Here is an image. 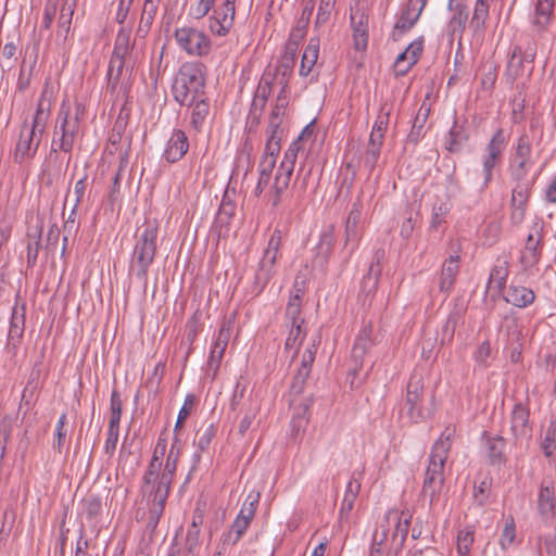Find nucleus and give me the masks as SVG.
Masks as SVG:
<instances>
[{
  "label": "nucleus",
  "instance_id": "13d9d810",
  "mask_svg": "<svg viewBox=\"0 0 556 556\" xmlns=\"http://www.w3.org/2000/svg\"><path fill=\"white\" fill-rule=\"evenodd\" d=\"M334 242V228L333 226H329L320 235L319 242L317 245L318 254L323 255L324 258H327L332 252Z\"/></svg>",
  "mask_w": 556,
  "mask_h": 556
},
{
  "label": "nucleus",
  "instance_id": "e2e57ef3",
  "mask_svg": "<svg viewBox=\"0 0 556 556\" xmlns=\"http://www.w3.org/2000/svg\"><path fill=\"white\" fill-rule=\"evenodd\" d=\"M450 212V207L447 203L441 202L439 204H434L432 207L431 220H430V229L438 230L443 224H445V217Z\"/></svg>",
  "mask_w": 556,
  "mask_h": 556
},
{
  "label": "nucleus",
  "instance_id": "bf43d9fd",
  "mask_svg": "<svg viewBox=\"0 0 556 556\" xmlns=\"http://www.w3.org/2000/svg\"><path fill=\"white\" fill-rule=\"evenodd\" d=\"M298 152V142H293L285 152L283 160L281 161L277 172L292 176Z\"/></svg>",
  "mask_w": 556,
  "mask_h": 556
},
{
  "label": "nucleus",
  "instance_id": "6e6552de",
  "mask_svg": "<svg viewBox=\"0 0 556 556\" xmlns=\"http://www.w3.org/2000/svg\"><path fill=\"white\" fill-rule=\"evenodd\" d=\"M175 39L178 46L190 55L203 56L211 50V40L195 28L176 29Z\"/></svg>",
  "mask_w": 556,
  "mask_h": 556
},
{
  "label": "nucleus",
  "instance_id": "2eb2a0df",
  "mask_svg": "<svg viewBox=\"0 0 556 556\" xmlns=\"http://www.w3.org/2000/svg\"><path fill=\"white\" fill-rule=\"evenodd\" d=\"M376 338L374 337V329L371 323L364 325L359 333L357 334L353 349H352V361L355 366L353 368L354 374H356L363 367V362L365 355L369 352V350L375 345Z\"/></svg>",
  "mask_w": 556,
  "mask_h": 556
},
{
  "label": "nucleus",
  "instance_id": "2f4dec72",
  "mask_svg": "<svg viewBox=\"0 0 556 556\" xmlns=\"http://www.w3.org/2000/svg\"><path fill=\"white\" fill-rule=\"evenodd\" d=\"M509 275V266L506 260H496L490 273L489 289L504 292L506 280Z\"/></svg>",
  "mask_w": 556,
  "mask_h": 556
},
{
  "label": "nucleus",
  "instance_id": "338daca9",
  "mask_svg": "<svg viewBox=\"0 0 556 556\" xmlns=\"http://www.w3.org/2000/svg\"><path fill=\"white\" fill-rule=\"evenodd\" d=\"M200 547V529H188L186 540H185V548L187 551L186 556H195L198 549Z\"/></svg>",
  "mask_w": 556,
  "mask_h": 556
},
{
  "label": "nucleus",
  "instance_id": "a211bd4d",
  "mask_svg": "<svg viewBox=\"0 0 556 556\" xmlns=\"http://www.w3.org/2000/svg\"><path fill=\"white\" fill-rule=\"evenodd\" d=\"M189 150V139L181 129H175L164 150L163 157L168 163H175L181 160Z\"/></svg>",
  "mask_w": 556,
  "mask_h": 556
},
{
  "label": "nucleus",
  "instance_id": "864d4df0",
  "mask_svg": "<svg viewBox=\"0 0 556 556\" xmlns=\"http://www.w3.org/2000/svg\"><path fill=\"white\" fill-rule=\"evenodd\" d=\"M281 129L278 126L268 124L267 126V140L265 144L264 154L277 156L280 151Z\"/></svg>",
  "mask_w": 556,
  "mask_h": 556
},
{
  "label": "nucleus",
  "instance_id": "aec40b11",
  "mask_svg": "<svg viewBox=\"0 0 556 556\" xmlns=\"http://www.w3.org/2000/svg\"><path fill=\"white\" fill-rule=\"evenodd\" d=\"M531 157V143L527 135L519 137L516 153L514 156V167L511 168L513 178H525L528 174V166L530 165Z\"/></svg>",
  "mask_w": 556,
  "mask_h": 556
},
{
  "label": "nucleus",
  "instance_id": "ea45409f",
  "mask_svg": "<svg viewBox=\"0 0 556 556\" xmlns=\"http://www.w3.org/2000/svg\"><path fill=\"white\" fill-rule=\"evenodd\" d=\"M468 139V134L462 125L455 121L445 140V148L451 153H458L462 151L464 143Z\"/></svg>",
  "mask_w": 556,
  "mask_h": 556
},
{
  "label": "nucleus",
  "instance_id": "1a4fd4ad",
  "mask_svg": "<svg viewBox=\"0 0 556 556\" xmlns=\"http://www.w3.org/2000/svg\"><path fill=\"white\" fill-rule=\"evenodd\" d=\"M505 148L506 137L504 131L503 129H497L489 141L482 157L484 187H488V185L491 182L493 169L498 163H501Z\"/></svg>",
  "mask_w": 556,
  "mask_h": 556
},
{
  "label": "nucleus",
  "instance_id": "6e6d98bb",
  "mask_svg": "<svg viewBox=\"0 0 556 556\" xmlns=\"http://www.w3.org/2000/svg\"><path fill=\"white\" fill-rule=\"evenodd\" d=\"M403 516L404 514L402 513V515L400 516L397 514V511L395 510H390L386 514L383 520L380 522V523H384L388 526V528L390 527V522H395L396 523V529H395V533L393 534L395 536V534L397 532H401V535H402V540H405L406 535H407V532H408V528H409V518L408 517H405L403 519Z\"/></svg>",
  "mask_w": 556,
  "mask_h": 556
},
{
  "label": "nucleus",
  "instance_id": "bb28decb",
  "mask_svg": "<svg viewBox=\"0 0 556 556\" xmlns=\"http://www.w3.org/2000/svg\"><path fill=\"white\" fill-rule=\"evenodd\" d=\"M77 0H61L60 14L58 20L56 37L65 41L71 31V25Z\"/></svg>",
  "mask_w": 556,
  "mask_h": 556
},
{
  "label": "nucleus",
  "instance_id": "4d7b16f0",
  "mask_svg": "<svg viewBox=\"0 0 556 556\" xmlns=\"http://www.w3.org/2000/svg\"><path fill=\"white\" fill-rule=\"evenodd\" d=\"M384 256H386V251L383 249H378L375 252L372 261H371L369 269H368V274L364 279L365 286L371 283V287L376 288L378 277L380 276V273H381L380 263L384 258Z\"/></svg>",
  "mask_w": 556,
  "mask_h": 556
},
{
  "label": "nucleus",
  "instance_id": "4be33fe9",
  "mask_svg": "<svg viewBox=\"0 0 556 556\" xmlns=\"http://www.w3.org/2000/svg\"><path fill=\"white\" fill-rule=\"evenodd\" d=\"M555 0H536L532 25L538 34L547 30L554 17Z\"/></svg>",
  "mask_w": 556,
  "mask_h": 556
},
{
  "label": "nucleus",
  "instance_id": "dca6fc26",
  "mask_svg": "<svg viewBox=\"0 0 556 556\" xmlns=\"http://www.w3.org/2000/svg\"><path fill=\"white\" fill-rule=\"evenodd\" d=\"M535 52L536 49L534 42L530 43L525 51L520 46H514L509 52L510 58L506 66V75L511 80L521 76L523 73V63L533 62L535 59Z\"/></svg>",
  "mask_w": 556,
  "mask_h": 556
},
{
  "label": "nucleus",
  "instance_id": "8fccbe9b",
  "mask_svg": "<svg viewBox=\"0 0 556 556\" xmlns=\"http://www.w3.org/2000/svg\"><path fill=\"white\" fill-rule=\"evenodd\" d=\"M250 522L237 517L232 522L231 529L224 534L223 545H236L247 531Z\"/></svg>",
  "mask_w": 556,
  "mask_h": 556
},
{
  "label": "nucleus",
  "instance_id": "6ab92c4d",
  "mask_svg": "<svg viewBox=\"0 0 556 556\" xmlns=\"http://www.w3.org/2000/svg\"><path fill=\"white\" fill-rule=\"evenodd\" d=\"M351 26L356 50H365L368 43V16L359 8L351 9Z\"/></svg>",
  "mask_w": 556,
  "mask_h": 556
},
{
  "label": "nucleus",
  "instance_id": "423d86ee",
  "mask_svg": "<svg viewBox=\"0 0 556 556\" xmlns=\"http://www.w3.org/2000/svg\"><path fill=\"white\" fill-rule=\"evenodd\" d=\"M134 45V41L130 39V29L122 27L116 35L108 70L109 80L113 85L118 81L124 68L129 72L132 71L135 66Z\"/></svg>",
  "mask_w": 556,
  "mask_h": 556
},
{
  "label": "nucleus",
  "instance_id": "a878e982",
  "mask_svg": "<svg viewBox=\"0 0 556 556\" xmlns=\"http://www.w3.org/2000/svg\"><path fill=\"white\" fill-rule=\"evenodd\" d=\"M483 437L485 438L489 464L498 467L504 465L506 463V456L504 453L506 445L505 439L501 435L490 437L485 432L483 433Z\"/></svg>",
  "mask_w": 556,
  "mask_h": 556
},
{
  "label": "nucleus",
  "instance_id": "5fc2aeb1",
  "mask_svg": "<svg viewBox=\"0 0 556 556\" xmlns=\"http://www.w3.org/2000/svg\"><path fill=\"white\" fill-rule=\"evenodd\" d=\"M430 113V108L422 103L413 124L412 130L408 134L409 141L417 142L422 135L425 123Z\"/></svg>",
  "mask_w": 556,
  "mask_h": 556
},
{
  "label": "nucleus",
  "instance_id": "69168bd1",
  "mask_svg": "<svg viewBox=\"0 0 556 556\" xmlns=\"http://www.w3.org/2000/svg\"><path fill=\"white\" fill-rule=\"evenodd\" d=\"M516 526L513 517H508L505 521L500 544L503 549H507L515 541Z\"/></svg>",
  "mask_w": 556,
  "mask_h": 556
},
{
  "label": "nucleus",
  "instance_id": "58836bf2",
  "mask_svg": "<svg viewBox=\"0 0 556 556\" xmlns=\"http://www.w3.org/2000/svg\"><path fill=\"white\" fill-rule=\"evenodd\" d=\"M203 325L201 323V313L195 312L188 319L185 325V331L182 337V343L188 345L187 355H189L192 351V345L198 337V334L202 331Z\"/></svg>",
  "mask_w": 556,
  "mask_h": 556
},
{
  "label": "nucleus",
  "instance_id": "a18cd8bd",
  "mask_svg": "<svg viewBox=\"0 0 556 556\" xmlns=\"http://www.w3.org/2000/svg\"><path fill=\"white\" fill-rule=\"evenodd\" d=\"M389 535V528L384 523H379L378 528L372 534L371 547L369 556H384L386 554V542Z\"/></svg>",
  "mask_w": 556,
  "mask_h": 556
},
{
  "label": "nucleus",
  "instance_id": "20e7f679",
  "mask_svg": "<svg viewBox=\"0 0 556 556\" xmlns=\"http://www.w3.org/2000/svg\"><path fill=\"white\" fill-rule=\"evenodd\" d=\"M205 66L200 62L184 63L174 79L172 92L180 105H192L205 93Z\"/></svg>",
  "mask_w": 556,
  "mask_h": 556
},
{
  "label": "nucleus",
  "instance_id": "680f3d73",
  "mask_svg": "<svg viewBox=\"0 0 556 556\" xmlns=\"http://www.w3.org/2000/svg\"><path fill=\"white\" fill-rule=\"evenodd\" d=\"M424 49L422 37L413 41L401 54H399V64L402 61L410 60V64H416Z\"/></svg>",
  "mask_w": 556,
  "mask_h": 556
},
{
  "label": "nucleus",
  "instance_id": "0e129e2a",
  "mask_svg": "<svg viewBox=\"0 0 556 556\" xmlns=\"http://www.w3.org/2000/svg\"><path fill=\"white\" fill-rule=\"evenodd\" d=\"M473 543V530L465 528L457 535V553L459 556H468Z\"/></svg>",
  "mask_w": 556,
  "mask_h": 556
},
{
  "label": "nucleus",
  "instance_id": "37998d69",
  "mask_svg": "<svg viewBox=\"0 0 556 556\" xmlns=\"http://www.w3.org/2000/svg\"><path fill=\"white\" fill-rule=\"evenodd\" d=\"M294 65L295 61H293L291 56H281L276 66L275 73L271 74V77L282 86V90L288 86L289 77L293 72Z\"/></svg>",
  "mask_w": 556,
  "mask_h": 556
},
{
  "label": "nucleus",
  "instance_id": "9b49d317",
  "mask_svg": "<svg viewBox=\"0 0 556 556\" xmlns=\"http://www.w3.org/2000/svg\"><path fill=\"white\" fill-rule=\"evenodd\" d=\"M364 204L361 197L352 203L351 210L345 220V247L351 245V252L357 247L363 231L361 223L363 220Z\"/></svg>",
  "mask_w": 556,
  "mask_h": 556
},
{
  "label": "nucleus",
  "instance_id": "412c9836",
  "mask_svg": "<svg viewBox=\"0 0 556 556\" xmlns=\"http://www.w3.org/2000/svg\"><path fill=\"white\" fill-rule=\"evenodd\" d=\"M538 509L544 519H553L556 516V496L552 480L544 479L541 483Z\"/></svg>",
  "mask_w": 556,
  "mask_h": 556
},
{
  "label": "nucleus",
  "instance_id": "c03bdc74",
  "mask_svg": "<svg viewBox=\"0 0 556 556\" xmlns=\"http://www.w3.org/2000/svg\"><path fill=\"white\" fill-rule=\"evenodd\" d=\"M191 106V125L194 129L200 130L205 118L210 113V103L207 99L203 96L199 99H195Z\"/></svg>",
  "mask_w": 556,
  "mask_h": 556
},
{
  "label": "nucleus",
  "instance_id": "cd10ccee",
  "mask_svg": "<svg viewBox=\"0 0 556 556\" xmlns=\"http://www.w3.org/2000/svg\"><path fill=\"white\" fill-rule=\"evenodd\" d=\"M51 101L47 98V89H43L37 103V109L29 128H34L40 135H43L48 119L50 117Z\"/></svg>",
  "mask_w": 556,
  "mask_h": 556
},
{
  "label": "nucleus",
  "instance_id": "473e14b6",
  "mask_svg": "<svg viewBox=\"0 0 556 556\" xmlns=\"http://www.w3.org/2000/svg\"><path fill=\"white\" fill-rule=\"evenodd\" d=\"M276 261L262 257L254 276V290L260 293L269 283L275 274Z\"/></svg>",
  "mask_w": 556,
  "mask_h": 556
},
{
  "label": "nucleus",
  "instance_id": "a19ab883",
  "mask_svg": "<svg viewBox=\"0 0 556 556\" xmlns=\"http://www.w3.org/2000/svg\"><path fill=\"white\" fill-rule=\"evenodd\" d=\"M516 186L513 189L510 205H523L527 206L530 190L533 186V179L527 178H514Z\"/></svg>",
  "mask_w": 556,
  "mask_h": 556
},
{
  "label": "nucleus",
  "instance_id": "c9c22d12",
  "mask_svg": "<svg viewBox=\"0 0 556 556\" xmlns=\"http://www.w3.org/2000/svg\"><path fill=\"white\" fill-rule=\"evenodd\" d=\"M464 313H465V311L462 307H459V308L456 307L450 312L445 323L442 326V331H441V344L442 345L448 344L453 341L455 330H456L457 326L459 325V323L464 318Z\"/></svg>",
  "mask_w": 556,
  "mask_h": 556
},
{
  "label": "nucleus",
  "instance_id": "ddd939ff",
  "mask_svg": "<svg viewBox=\"0 0 556 556\" xmlns=\"http://www.w3.org/2000/svg\"><path fill=\"white\" fill-rule=\"evenodd\" d=\"M236 0H225L210 17V29L218 36H226L233 25Z\"/></svg>",
  "mask_w": 556,
  "mask_h": 556
},
{
  "label": "nucleus",
  "instance_id": "09e8293b",
  "mask_svg": "<svg viewBox=\"0 0 556 556\" xmlns=\"http://www.w3.org/2000/svg\"><path fill=\"white\" fill-rule=\"evenodd\" d=\"M383 142L375 139L368 140V144L363 156L364 166L371 173L380 157Z\"/></svg>",
  "mask_w": 556,
  "mask_h": 556
},
{
  "label": "nucleus",
  "instance_id": "603ef678",
  "mask_svg": "<svg viewBox=\"0 0 556 556\" xmlns=\"http://www.w3.org/2000/svg\"><path fill=\"white\" fill-rule=\"evenodd\" d=\"M488 16L489 4L486 3L485 0H477L473 14L470 21V27H472L475 31L483 30Z\"/></svg>",
  "mask_w": 556,
  "mask_h": 556
},
{
  "label": "nucleus",
  "instance_id": "4468645a",
  "mask_svg": "<svg viewBox=\"0 0 556 556\" xmlns=\"http://www.w3.org/2000/svg\"><path fill=\"white\" fill-rule=\"evenodd\" d=\"M427 0H408L406 8L397 18L394 29L392 31L393 39L402 36L409 30L419 20L422 10L425 9Z\"/></svg>",
  "mask_w": 556,
  "mask_h": 556
},
{
  "label": "nucleus",
  "instance_id": "f257e3e1",
  "mask_svg": "<svg viewBox=\"0 0 556 556\" xmlns=\"http://www.w3.org/2000/svg\"><path fill=\"white\" fill-rule=\"evenodd\" d=\"M455 433V427L447 426L432 446L421 490V495L429 498L430 506H433L434 503H437L443 489L444 465Z\"/></svg>",
  "mask_w": 556,
  "mask_h": 556
},
{
  "label": "nucleus",
  "instance_id": "f8f14e48",
  "mask_svg": "<svg viewBox=\"0 0 556 556\" xmlns=\"http://www.w3.org/2000/svg\"><path fill=\"white\" fill-rule=\"evenodd\" d=\"M41 136L42 135L35 131L34 128H29L27 123H24L15 147V161L22 163L26 159L34 157L41 142Z\"/></svg>",
  "mask_w": 556,
  "mask_h": 556
},
{
  "label": "nucleus",
  "instance_id": "5701e85b",
  "mask_svg": "<svg viewBox=\"0 0 556 556\" xmlns=\"http://www.w3.org/2000/svg\"><path fill=\"white\" fill-rule=\"evenodd\" d=\"M541 250V236L538 229H535V233L528 235L526 245L521 252L520 261L526 270L539 263Z\"/></svg>",
  "mask_w": 556,
  "mask_h": 556
},
{
  "label": "nucleus",
  "instance_id": "393cba45",
  "mask_svg": "<svg viewBox=\"0 0 556 556\" xmlns=\"http://www.w3.org/2000/svg\"><path fill=\"white\" fill-rule=\"evenodd\" d=\"M166 452V440L161 438L157 440V443L155 445L152 459L149 464L148 470L144 473L143 477V485L142 491L143 493L148 492V489L150 488L153 480L157 478V471L162 467L161 458L164 456Z\"/></svg>",
  "mask_w": 556,
  "mask_h": 556
},
{
  "label": "nucleus",
  "instance_id": "39448f33",
  "mask_svg": "<svg viewBox=\"0 0 556 556\" xmlns=\"http://www.w3.org/2000/svg\"><path fill=\"white\" fill-rule=\"evenodd\" d=\"M84 116L85 105L83 103H75L74 112L66 102L61 104L53 130L51 152H72L76 138L79 136L80 123Z\"/></svg>",
  "mask_w": 556,
  "mask_h": 556
},
{
  "label": "nucleus",
  "instance_id": "f03ea898",
  "mask_svg": "<svg viewBox=\"0 0 556 556\" xmlns=\"http://www.w3.org/2000/svg\"><path fill=\"white\" fill-rule=\"evenodd\" d=\"M177 438L172 444L169 452L164 464L163 471H157V478L152 481L148 492L149 517L147 528L154 531L159 521L164 513V507L168 497L170 483L177 468V463L180 456V448L177 446Z\"/></svg>",
  "mask_w": 556,
  "mask_h": 556
},
{
  "label": "nucleus",
  "instance_id": "774afa93",
  "mask_svg": "<svg viewBox=\"0 0 556 556\" xmlns=\"http://www.w3.org/2000/svg\"><path fill=\"white\" fill-rule=\"evenodd\" d=\"M542 448L546 456H552L556 451V422L552 421L547 428L545 439L542 443Z\"/></svg>",
  "mask_w": 556,
  "mask_h": 556
},
{
  "label": "nucleus",
  "instance_id": "e433bc0d",
  "mask_svg": "<svg viewBox=\"0 0 556 556\" xmlns=\"http://www.w3.org/2000/svg\"><path fill=\"white\" fill-rule=\"evenodd\" d=\"M290 180V175L276 172L274 181L267 193L268 201L270 202L273 207H277L281 202V197L289 187Z\"/></svg>",
  "mask_w": 556,
  "mask_h": 556
},
{
  "label": "nucleus",
  "instance_id": "de8ad7c7",
  "mask_svg": "<svg viewBox=\"0 0 556 556\" xmlns=\"http://www.w3.org/2000/svg\"><path fill=\"white\" fill-rule=\"evenodd\" d=\"M303 324L304 321L287 324L289 333L285 343L286 350H294L298 352L299 346L306 336V331L303 330Z\"/></svg>",
  "mask_w": 556,
  "mask_h": 556
},
{
  "label": "nucleus",
  "instance_id": "f3484780",
  "mask_svg": "<svg viewBox=\"0 0 556 556\" xmlns=\"http://www.w3.org/2000/svg\"><path fill=\"white\" fill-rule=\"evenodd\" d=\"M232 330V320L224 319L219 326L218 333L213 342L208 356V366L217 369L224 357Z\"/></svg>",
  "mask_w": 556,
  "mask_h": 556
},
{
  "label": "nucleus",
  "instance_id": "7ed1b4c3",
  "mask_svg": "<svg viewBox=\"0 0 556 556\" xmlns=\"http://www.w3.org/2000/svg\"><path fill=\"white\" fill-rule=\"evenodd\" d=\"M159 223L156 219L146 218L136 233V244L132 251L130 270L136 277L147 282L148 269L153 263L157 245Z\"/></svg>",
  "mask_w": 556,
  "mask_h": 556
},
{
  "label": "nucleus",
  "instance_id": "c85d7f7f",
  "mask_svg": "<svg viewBox=\"0 0 556 556\" xmlns=\"http://www.w3.org/2000/svg\"><path fill=\"white\" fill-rule=\"evenodd\" d=\"M276 164V156L263 154L258 164V179L254 189V195L260 197L270 185L271 172Z\"/></svg>",
  "mask_w": 556,
  "mask_h": 556
},
{
  "label": "nucleus",
  "instance_id": "4c0bfd02",
  "mask_svg": "<svg viewBox=\"0 0 556 556\" xmlns=\"http://www.w3.org/2000/svg\"><path fill=\"white\" fill-rule=\"evenodd\" d=\"M319 53V40L311 39L308 45L306 46L300 66V75L306 77L313 71L315 66Z\"/></svg>",
  "mask_w": 556,
  "mask_h": 556
},
{
  "label": "nucleus",
  "instance_id": "c756f323",
  "mask_svg": "<svg viewBox=\"0 0 556 556\" xmlns=\"http://www.w3.org/2000/svg\"><path fill=\"white\" fill-rule=\"evenodd\" d=\"M313 397L306 396L302 400H298L296 396H293L290 401L291 406H293V416H292V425L298 429L304 427L308 422L309 409L313 405Z\"/></svg>",
  "mask_w": 556,
  "mask_h": 556
},
{
  "label": "nucleus",
  "instance_id": "72a5a7b5",
  "mask_svg": "<svg viewBox=\"0 0 556 556\" xmlns=\"http://www.w3.org/2000/svg\"><path fill=\"white\" fill-rule=\"evenodd\" d=\"M448 10L453 11L454 14L448 23V28L452 36L462 35L465 30V26L468 20V11L465 2H456L454 5L448 7Z\"/></svg>",
  "mask_w": 556,
  "mask_h": 556
},
{
  "label": "nucleus",
  "instance_id": "9d476101",
  "mask_svg": "<svg viewBox=\"0 0 556 556\" xmlns=\"http://www.w3.org/2000/svg\"><path fill=\"white\" fill-rule=\"evenodd\" d=\"M530 410L522 403L515 404L510 414V431L514 437V445H528L532 438V426L529 421Z\"/></svg>",
  "mask_w": 556,
  "mask_h": 556
},
{
  "label": "nucleus",
  "instance_id": "0eeeda50",
  "mask_svg": "<svg viewBox=\"0 0 556 556\" xmlns=\"http://www.w3.org/2000/svg\"><path fill=\"white\" fill-rule=\"evenodd\" d=\"M424 401V379L421 375L413 374L407 383L404 407L407 417L415 424L425 420L432 414L431 410L422 408Z\"/></svg>",
  "mask_w": 556,
  "mask_h": 556
},
{
  "label": "nucleus",
  "instance_id": "b1692460",
  "mask_svg": "<svg viewBox=\"0 0 556 556\" xmlns=\"http://www.w3.org/2000/svg\"><path fill=\"white\" fill-rule=\"evenodd\" d=\"M503 299L508 304L519 308H525L533 303L535 294L527 287L510 285L503 293Z\"/></svg>",
  "mask_w": 556,
  "mask_h": 556
},
{
  "label": "nucleus",
  "instance_id": "f704fd0d",
  "mask_svg": "<svg viewBox=\"0 0 556 556\" xmlns=\"http://www.w3.org/2000/svg\"><path fill=\"white\" fill-rule=\"evenodd\" d=\"M459 271V264L444 261L439 276V289L446 295L453 290L456 277Z\"/></svg>",
  "mask_w": 556,
  "mask_h": 556
},
{
  "label": "nucleus",
  "instance_id": "49530a36",
  "mask_svg": "<svg viewBox=\"0 0 556 556\" xmlns=\"http://www.w3.org/2000/svg\"><path fill=\"white\" fill-rule=\"evenodd\" d=\"M160 2L144 0L140 22L138 25V34H147L151 28L157 12Z\"/></svg>",
  "mask_w": 556,
  "mask_h": 556
},
{
  "label": "nucleus",
  "instance_id": "052dcab7",
  "mask_svg": "<svg viewBox=\"0 0 556 556\" xmlns=\"http://www.w3.org/2000/svg\"><path fill=\"white\" fill-rule=\"evenodd\" d=\"M282 243V233L280 229H275L269 237L267 247L263 253V257L276 261L279 256L280 247Z\"/></svg>",
  "mask_w": 556,
  "mask_h": 556
},
{
  "label": "nucleus",
  "instance_id": "7c9ffc66",
  "mask_svg": "<svg viewBox=\"0 0 556 556\" xmlns=\"http://www.w3.org/2000/svg\"><path fill=\"white\" fill-rule=\"evenodd\" d=\"M235 191L230 192L228 189L225 191L219 210L215 219L216 227H227L235 216L236 203H235Z\"/></svg>",
  "mask_w": 556,
  "mask_h": 556
},
{
  "label": "nucleus",
  "instance_id": "3c124183",
  "mask_svg": "<svg viewBox=\"0 0 556 556\" xmlns=\"http://www.w3.org/2000/svg\"><path fill=\"white\" fill-rule=\"evenodd\" d=\"M216 434L214 424H203L195 433V445L199 452H204L208 448L213 438Z\"/></svg>",
  "mask_w": 556,
  "mask_h": 556
},
{
  "label": "nucleus",
  "instance_id": "79ce46f5",
  "mask_svg": "<svg viewBox=\"0 0 556 556\" xmlns=\"http://www.w3.org/2000/svg\"><path fill=\"white\" fill-rule=\"evenodd\" d=\"M391 110H392V108L390 104H388V103L381 104L379 114L377 116V119L374 124L371 134L369 136L370 139H375V140H379V141L383 142L384 132L389 125Z\"/></svg>",
  "mask_w": 556,
  "mask_h": 556
}]
</instances>
